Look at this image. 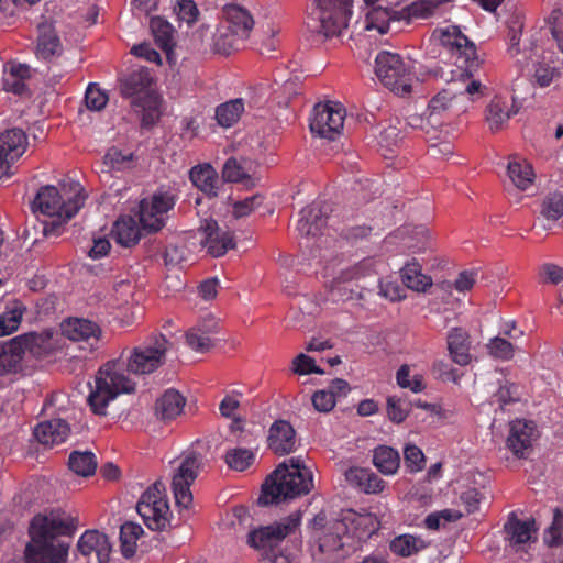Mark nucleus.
<instances>
[{
    "label": "nucleus",
    "instance_id": "1",
    "mask_svg": "<svg viewBox=\"0 0 563 563\" xmlns=\"http://www.w3.org/2000/svg\"><path fill=\"white\" fill-rule=\"evenodd\" d=\"M78 518L59 508L37 514L30 523L31 542L26 545L27 563H66L68 542H57L60 536L71 537L78 528Z\"/></svg>",
    "mask_w": 563,
    "mask_h": 563
},
{
    "label": "nucleus",
    "instance_id": "2",
    "mask_svg": "<svg viewBox=\"0 0 563 563\" xmlns=\"http://www.w3.org/2000/svg\"><path fill=\"white\" fill-rule=\"evenodd\" d=\"M313 488V475L300 456H294L278 465L262 488L260 505L278 504L307 495Z\"/></svg>",
    "mask_w": 563,
    "mask_h": 563
},
{
    "label": "nucleus",
    "instance_id": "3",
    "mask_svg": "<svg viewBox=\"0 0 563 563\" xmlns=\"http://www.w3.org/2000/svg\"><path fill=\"white\" fill-rule=\"evenodd\" d=\"M433 36H437L440 44L451 54L456 68L450 73L456 74L461 81L465 84V92L471 97L483 95L485 87L478 79L474 78L481 66L475 44L455 25L438 29Z\"/></svg>",
    "mask_w": 563,
    "mask_h": 563
},
{
    "label": "nucleus",
    "instance_id": "4",
    "mask_svg": "<svg viewBox=\"0 0 563 563\" xmlns=\"http://www.w3.org/2000/svg\"><path fill=\"white\" fill-rule=\"evenodd\" d=\"M135 383L124 373L120 362H108L97 373L95 388L91 389L88 402L93 413L104 416L110 401L120 394H130Z\"/></svg>",
    "mask_w": 563,
    "mask_h": 563
},
{
    "label": "nucleus",
    "instance_id": "5",
    "mask_svg": "<svg viewBox=\"0 0 563 563\" xmlns=\"http://www.w3.org/2000/svg\"><path fill=\"white\" fill-rule=\"evenodd\" d=\"M73 196L64 197L54 186H44L36 194L32 210L40 211L48 217L71 219L84 207L87 195L84 187L74 181L71 185Z\"/></svg>",
    "mask_w": 563,
    "mask_h": 563
},
{
    "label": "nucleus",
    "instance_id": "6",
    "mask_svg": "<svg viewBox=\"0 0 563 563\" xmlns=\"http://www.w3.org/2000/svg\"><path fill=\"white\" fill-rule=\"evenodd\" d=\"M308 27L324 37H333L341 34L347 27V21L352 14V0H314Z\"/></svg>",
    "mask_w": 563,
    "mask_h": 563
},
{
    "label": "nucleus",
    "instance_id": "7",
    "mask_svg": "<svg viewBox=\"0 0 563 563\" xmlns=\"http://www.w3.org/2000/svg\"><path fill=\"white\" fill-rule=\"evenodd\" d=\"M170 346L172 343L163 334L148 336L132 350L125 364L126 371L136 375L155 372L165 363L166 353Z\"/></svg>",
    "mask_w": 563,
    "mask_h": 563
},
{
    "label": "nucleus",
    "instance_id": "8",
    "mask_svg": "<svg viewBox=\"0 0 563 563\" xmlns=\"http://www.w3.org/2000/svg\"><path fill=\"white\" fill-rule=\"evenodd\" d=\"M227 21L225 31L220 33L216 46L225 55L238 51L249 38L254 26V20L249 11L236 4H229L224 8Z\"/></svg>",
    "mask_w": 563,
    "mask_h": 563
},
{
    "label": "nucleus",
    "instance_id": "9",
    "mask_svg": "<svg viewBox=\"0 0 563 563\" xmlns=\"http://www.w3.org/2000/svg\"><path fill=\"white\" fill-rule=\"evenodd\" d=\"M136 510L146 527L153 531H164L170 527L172 512L165 496V485L155 482L141 496Z\"/></svg>",
    "mask_w": 563,
    "mask_h": 563
},
{
    "label": "nucleus",
    "instance_id": "10",
    "mask_svg": "<svg viewBox=\"0 0 563 563\" xmlns=\"http://www.w3.org/2000/svg\"><path fill=\"white\" fill-rule=\"evenodd\" d=\"M300 523L301 512H292L279 521L250 531L247 544L254 549L264 550L268 555L280 545L286 537L295 533Z\"/></svg>",
    "mask_w": 563,
    "mask_h": 563
},
{
    "label": "nucleus",
    "instance_id": "11",
    "mask_svg": "<svg viewBox=\"0 0 563 563\" xmlns=\"http://www.w3.org/2000/svg\"><path fill=\"white\" fill-rule=\"evenodd\" d=\"M176 205V196L168 191H156L139 203V222L146 234L161 231L167 222L168 212Z\"/></svg>",
    "mask_w": 563,
    "mask_h": 563
},
{
    "label": "nucleus",
    "instance_id": "12",
    "mask_svg": "<svg viewBox=\"0 0 563 563\" xmlns=\"http://www.w3.org/2000/svg\"><path fill=\"white\" fill-rule=\"evenodd\" d=\"M346 111L340 102L317 103L309 118V128L313 135L334 141L344 126Z\"/></svg>",
    "mask_w": 563,
    "mask_h": 563
},
{
    "label": "nucleus",
    "instance_id": "13",
    "mask_svg": "<svg viewBox=\"0 0 563 563\" xmlns=\"http://www.w3.org/2000/svg\"><path fill=\"white\" fill-rule=\"evenodd\" d=\"M375 74L390 90L400 96L411 92V85L407 81V68L398 54L380 52L375 58Z\"/></svg>",
    "mask_w": 563,
    "mask_h": 563
},
{
    "label": "nucleus",
    "instance_id": "14",
    "mask_svg": "<svg viewBox=\"0 0 563 563\" xmlns=\"http://www.w3.org/2000/svg\"><path fill=\"white\" fill-rule=\"evenodd\" d=\"M345 523L333 519L323 525L322 533L318 538V549L313 553L320 563H335L346 556L344 549L346 538Z\"/></svg>",
    "mask_w": 563,
    "mask_h": 563
},
{
    "label": "nucleus",
    "instance_id": "15",
    "mask_svg": "<svg viewBox=\"0 0 563 563\" xmlns=\"http://www.w3.org/2000/svg\"><path fill=\"white\" fill-rule=\"evenodd\" d=\"M199 461L195 455L186 456L172 479L175 503L179 508L189 509L192 504L190 486L198 476Z\"/></svg>",
    "mask_w": 563,
    "mask_h": 563
},
{
    "label": "nucleus",
    "instance_id": "16",
    "mask_svg": "<svg viewBox=\"0 0 563 563\" xmlns=\"http://www.w3.org/2000/svg\"><path fill=\"white\" fill-rule=\"evenodd\" d=\"M375 274L372 260H363L353 267L343 271L338 278L333 280L331 294L333 297H339L342 300H351L355 297H362V290L366 287L364 285H356L353 288L350 284L358 282L367 276Z\"/></svg>",
    "mask_w": 563,
    "mask_h": 563
},
{
    "label": "nucleus",
    "instance_id": "17",
    "mask_svg": "<svg viewBox=\"0 0 563 563\" xmlns=\"http://www.w3.org/2000/svg\"><path fill=\"white\" fill-rule=\"evenodd\" d=\"M27 137L23 130L11 129L0 135V176H13V163L25 152Z\"/></svg>",
    "mask_w": 563,
    "mask_h": 563
},
{
    "label": "nucleus",
    "instance_id": "18",
    "mask_svg": "<svg viewBox=\"0 0 563 563\" xmlns=\"http://www.w3.org/2000/svg\"><path fill=\"white\" fill-rule=\"evenodd\" d=\"M201 245L207 249V252L213 257L224 255L228 250L235 246L233 233L230 231H221L218 223L213 219L205 220L200 227Z\"/></svg>",
    "mask_w": 563,
    "mask_h": 563
},
{
    "label": "nucleus",
    "instance_id": "19",
    "mask_svg": "<svg viewBox=\"0 0 563 563\" xmlns=\"http://www.w3.org/2000/svg\"><path fill=\"white\" fill-rule=\"evenodd\" d=\"M329 207L320 201H314L305 207L299 213L297 230L302 236L316 238L322 233L327 224Z\"/></svg>",
    "mask_w": 563,
    "mask_h": 563
},
{
    "label": "nucleus",
    "instance_id": "20",
    "mask_svg": "<svg viewBox=\"0 0 563 563\" xmlns=\"http://www.w3.org/2000/svg\"><path fill=\"white\" fill-rule=\"evenodd\" d=\"M60 329L67 339L85 342L91 349L95 347L101 335V329L96 322L82 318H69L62 322Z\"/></svg>",
    "mask_w": 563,
    "mask_h": 563
},
{
    "label": "nucleus",
    "instance_id": "21",
    "mask_svg": "<svg viewBox=\"0 0 563 563\" xmlns=\"http://www.w3.org/2000/svg\"><path fill=\"white\" fill-rule=\"evenodd\" d=\"M268 448L277 455H286L297 448L296 431L286 420H276L269 428Z\"/></svg>",
    "mask_w": 563,
    "mask_h": 563
},
{
    "label": "nucleus",
    "instance_id": "22",
    "mask_svg": "<svg viewBox=\"0 0 563 563\" xmlns=\"http://www.w3.org/2000/svg\"><path fill=\"white\" fill-rule=\"evenodd\" d=\"M534 429L532 421L517 419L510 423L507 448L517 457H525L531 450Z\"/></svg>",
    "mask_w": 563,
    "mask_h": 563
},
{
    "label": "nucleus",
    "instance_id": "23",
    "mask_svg": "<svg viewBox=\"0 0 563 563\" xmlns=\"http://www.w3.org/2000/svg\"><path fill=\"white\" fill-rule=\"evenodd\" d=\"M111 549L108 536L98 530L85 531L77 542V550L84 556L95 553L99 563H109Z\"/></svg>",
    "mask_w": 563,
    "mask_h": 563
},
{
    "label": "nucleus",
    "instance_id": "24",
    "mask_svg": "<svg viewBox=\"0 0 563 563\" xmlns=\"http://www.w3.org/2000/svg\"><path fill=\"white\" fill-rule=\"evenodd\" d=\"M70 434L67 421L60 418L43 421L34 429L35 439L46 446H55L64 443Z\"/></svg>",
    "mask_w": 563,
    "mask_h": 563
},
{
    "label": "nucleus",
    "instance_id": "25",
    "mask_svg": "<svg viewBox=\"0 0 563 563\" xmlns=\"http://www.w3.org/2000/svg\"><path fill=\"white\" fill-rule=\"evenodd\" d=\"M339 521L345 523L346 534H351L357 539L371 537L377 529V520L372 514H358L354 510H346L342 512Z\"/></svg>",
    "mask_w": 563,
    "mask_h": 563
},
{
    "label": "nucleus",
    "instance_id": "26",
    "mask_svg": "<svg viewBox=\"0 0 563 563\" xmlns=\"http://www.w3.org/2000/svg\"><path fill=\"white\" fill-rule=\"evenodd\" d=\"M112 238L124 247L136 245L145 233L140 222L132 216H121L111 230Z\"/></svg>",
    "mask_w": 563,
    "mask_h": 563
},
{
    "label": "nucleus",
    "instance_id": "27",
    "mask_svg": "<svg viewBox=\"0 0 563 563\" xmlns=\"http://www.w3.org/2000/svg\"><path fill=\"white\" fill-rule=\"evenodd\" d=\"M457 79L461 80L456 74H452V77L449 80V86L439 91L429 101L428 121L430 123H439L438 117H440L443 112L448 111L452 107L459 95L466 93L465 90L462 92L459 91V89L455 87Z\"/></svg>",
    "mask_w": 563,
    "mask_h": 563
},
{
    "label": "nucleus",
    "instance_id": "28",
    "mask_svg": "<svg viewBox=\"0 0 563 563\" xmlns=\"http://www.w3.org/2000/svg\"><path fill=\"white\" fill-rule=\"evenodd\" d=\"M151 84L152 77L150 71L141 68L131 71L120 79V91L123 97L133 100L145 93H154L150 90Z\"/></svg>",
    "mask_w": 563,
    "mask_h": 563
},
{
    "label": "nucleus",
    "instance_id": "29",
    "mask_svg": "<svg viewBox=\"0 0 563 563\" xmlns=\"http://www.w3.org/2000/svg\"><path fill=\"white\" fill-rule=\"evenodd\" d=\"M185 397L177 390L167 389L155 402V415L164 421L174 420L184 410Z\"/></svg>",
    "mask_w": 563,
    "mask_h": 563
},
{
    "label": "nucleus",
    "instance_id": "30",
    "mask_svg": "<svg viewBox=\"0 0 563 563\" xmlns=\"http://www.w3.org/2000/svg\"><path fill=\"white\" fill-rule=\"evenodd\" d=\"M470 335L466 330L462 328H453L448 334V349L452 360L465 366L471 362L470 354Z\"/></svg>",
    "mask_w": 563,
    "mask_h": 563
},
{
    "label": "nucleus",
    "instance_id": "31",
    "mask_svg": "<svg viewBox=\"0 0 563 563\" xmlns=\"http://www.w3.org/2000/svg\"><path fill=\"white\" fill-rule=\"evenodd\" d=\"M534 520H521L514 512L508 516L506 523L504 525V531L506 539L510 545L526 544L532 538V531L534 530Z\"/></svg>",
    "mask_w": 563,
    "mask_h": 563
},
{
    "label": "nucleus",
    "instance_id": "32",
    "mask_svg": "<svg viewBox=\"0 0 563 563\" xmlns=\"http://www.w3.org/2000/svg\"><path fill=\"white\" fill-rule=\"evenodd\" d=\"M102 164V173L128 172L139 164V157L132 152L112 146L104 154Z\"/></svg>",
    "mask_w": 563,
    "mask_h": 563
},
{
    "label": "nucleus",
    "instance_id": "33",
    "mask_svg": "<svg viewBox=\"0 0 563 563\" xmlns=\"http://www.w3.org/2000/svg\"><path fill=\"white\" fill-rule=\"evenodd\" d=\"M131 106L142 112L141 123L144 128L153 126L161 117V100L156 93H145L131 101Z\"/></svg>",
    "mask_w": 563,
    "mask_h": 563
},
{
    "label": "nucleus",
    "instance_id": "34",
    "mask_svg": "<svg viewBox=\"0 0 563 563\" xmlns=\"http://www.w3.org/2000/svg\"><path fill=\"white\" fill-rule=\"evenodd\" d=\"M22 360L21 347L13 338L0 342V376L16 373L21 368Z\"/></svg>",
    "mask_w": 563,
    "mask_h": 563
},
{
    "label": "nucleus",
    "instance_id": "35",
    "mask_svg": "<svg viewBox=\"0 0 563 563\" xmlns=\"http://www.w3.org/2000/svg\"><path fill=\"white\" fill-rule=\"evenodd\" d=\"M401 279L408 288L416 291H426L432 286L431 277L422 273V267L416 258L401 268Z\"/></svg>",
    "mask_w": 563,
    "mask_h": 563
},
{
    "label": "nucleus",
    "instance_id": "36",
    "mask_svg": "<svg viewBox=\"0 0 563 563\" xmlns=\"http://www.w3.org/2000/svg\"><path fill=\"white\" fill-rule=\"evenodd\" d=\"M517 111L511 110L508 101L499 96L492 99L486 109V120L492 131H498Z\"/></svg>",
    "mask_w": 563,
    "mask_h": 563
},
{
    "label": "nucleus",
    "instance_id": "37",
    "mask_svg": "<svg viewBox=\"0 0 563 563\" xmlns=\"http://www.w3.org/2000/svg\"><path fill=\"white\" fill-rule=\"evenodd\" d=\"M373 463L384 475H393L399 468L400 456L391 446L379 445L374 450Z\"/></svg>",
    "mask_w": 563,
    "mask_h": 563
},
{
    "label": "nucleus",
    "instance_id": "38",
    "mask_svg": "<svg viewBox=\"0 0 563 563\" xmlns=\"http://www.w3.org/2000/svg\"><path fill=\"white\" fill-rule=\"evenodd\" d=\"M243 112L244 100L236 98L219 104L214 117L220 126L228 129L238 123Z\"/></svg>",
    "mask_w": 563,
    "mask_h": 563
},
{
    "label": "nucleus",
    "instance_id": "39",
    "mask_svg": "<svg viewBox=\"0 0 563 563\" xmlns=\"http://www.w3.org/2000/svg\"><path fill=\"white\" fill-rule=\"evenodd\" d=\"M428 545L429 543L420 537L400 534L391 540L389 548L396 555L408 558L424 550Z\"/></svg>",
    "mask_w": 563,
    "mask_h": 563
},
{
    "label": "nucleus",
    "instance_id": "40",
    "mask_svg": "<svg viewBox=\"0 0 563 563\" xmlns=\"http://www.w3.org/2000/svg\"><path fill=\"white\" fill-rule=\"evenodd\" d=\"M372 10L367 13V30H377L380 34L389 31L391 21L396 20L397 12L382 7L380 4L371 5Z\"/></svg>",
    "mask_w": 563,
    "mask_h": 563
},
{
    "label": "nucleus",
    "instance_id": "41",
    "mask_svg": "<svg viewBox=\"0 0 563 563\" xmlns=\"http://www.w3.org/2000/svg\"><path fill=\"white\" fill-rule=\"evenodd\" d=\"M68 466L75 474L88 477L95 474L97 460L95 454L90 451H74L69 455Z\"/></svg>",
    "mask_w": 563,
    "mask_h": 563
},
{
    "label": "nucleus",
    "instance_id": "42",
    "mask_svg": "<svg viewBox=\"0 0 563 563\" xmlns=\"http://www.w3.org/2000/svg\"><path fill=\"white\" fill-rule=\"evenodd\" d=\"M143 528L135 522L126 521L120 528L121 552L124 558H131L135 554L136 542L143 534Z\"/></svg>",
    "mask_w": 563,
    "mask_h": 563
},
{
    "label": "nucleus",
    "instance_id": "43",
    "mask_svg": "<svg viewBox=\"0 0 563 563\" xmlns=\"http://www.w3.org/2000/svg\"><path fill=\"white\" fill-rule=\"evenodd\" d=\"M563 75V66H558L554 62H539L534 66L533 79L541 87H549L551 82L559 79Z\"/></svg>",
    "mask_w": 563,
    "mask_h": 563
},
{
    "label": "nucleus",
    "instance_id": "44",
    "mask_svg": "<svg viewBox=\"0 0 563 563\" xmlns=\"http://www.w3.org/2000/svg\"><path fill=\"white\" fill-rule=\"evenodd\" d=\"M150 27L157 45L164 51L170 49L174 32L172 24L159 16H155L151 19Z\"/></svg>",
    "mask_w": 563,
    "mask_h": 563
},
{
    "label": "nucleus",
    "instance_id": "45",
    "mask_svg": "<svg viewBox=\"0 0 563 563\" xmlns=\"http://www.w3.org/2000/svg\"><path fill=\"white\" fill-rule=\"evenodd\" d=\"M186 342L196 352H207L213 346L210 331L206 325L191 328L186 333Z\"/></svg>",
    "mask_w": 563,
    "mask_h": 563
},
{
    "label": "nucleus",
    "instance_id": "46",
    "mask_svg": "<svg viewBox=\"0 0 563 563\" xmlns=\"http://www.w3.org/2000/svg\"><path fill=\"white\" fill-rule=\"evenodd\" d=\"M244 178H190L194 186L208 198H214L219 195L228 183H236Z\"/></svg>",
    "mask_w": 563,
    "mask_h": 563
},
{
    "label": "nucleus",
    "instance_id": "47",
    "mask_svg": "<svg viewBox=\"0 0 563 563\" xmlns=\"http://www.w3.org/2000/svg\"><path fill=\"white\" fill-rule=\"evenodd\" d=\"M16 345L21 347V356L29 351L33 355H40L44 350L47 338L37 332H29L13 338Z\"/></svg>",
    "mask_w": 563,
    "mask_h": 563
},
{
    "label": "nucleus",
    "instance_id": "48",
    "mask_svg": "<svg viewBox=\"0 0 563 563\" xmlns=\"http://www.w3.org/2000/svg\"><path fill=\"white\" fill-rule=\"evenodd\" d=\"M412 404L402 397L389 396L387 398V417L395 423H401L409 416Z\"/></svg>",
    "mask_w": 563,
    "mask_h": 563
},
{
    "label": "nucleus",
    "instance_id": "49",
    "mask_svg": "<svg viewBox=\"0 0 563 563\" xmlns=\"http://www.w3.org/2000/svg\"><path fill=\"white\" fill-rule=\"evenodd\" d=\"M541 214L548 220H559L563 216V191L548 194L542 202Z\"/></svg>",
    "mask_w": 563,
    "mask_h": 563
},
{
    "label": "nucleus",
    "instance_id": "50",
    "mask_svg": "<svg viewBox=\"0 0 563 563\" xmlns=\"http://www.w3.org/2000/svg\"><path fill=\"white\" fill-rule=\"evenodd\" d=\"M503 188L509 196H517L520 192L534 196L538 192L534 178H504Z\"/></svg>",
    "mask_w": 563,
    "mask_h": 563
},
{
    "label": "nucleus",
    "instance_id": "51",
    "mask_svg": "<svg viewBox=\"0 0 563 563\" xmlns=\"http://www.w3.org/2000/svg\"><path fill=\"white\" fill-rule=\"evenodd\" d=\"M62 45L54 32L42 33L37 40L36 55L47 59L60 53Z\"/></svg>",
    "mask_w": 563,
    "mask_h": 563
},
{
    "label": "nucleus",
    "instance_id": "52",
    "mask_svg": "<svg viewBox=\"0 0 563 563\" xmlns=\"http://www.w3.org/2000/svg\"><path fill=\"white\" fill-rule=\"evenodd\" d=\"M24 308L15 306L0 314V336L9 335L18 330L21 324Z\"/></svg>",
    "mask_w": 563,
    "mask_h": 563
},
{
    "label": "nucleus",
    "instance_id": "53",
    "mask_svg": "<svg viewBox=\"0 0 563 563\" xmlns=\"http://www.w3.org/2000/svg\"><path fill=\"white\" fill-rule=\"evenodd\" d=\"M254 461V454L247 449H232L225 454V463L230 468L242 472Z\"/></svg>",
    "mask_w": 563,
    "mask_h": 563
},
{
    "label": "nucleus",
    "instance_id": "54",
    "mask_svg": "<svg viewBox=\"0 0 563 563\" xmlns=\"http://www.w3.org/2000/svg\"><path fill=\"white\" fill-rule=\"evenodd\" d=\"M109 101V97L104 90H102L98 84L91 82L88 85L85 93V102L89 110L100 111Z\"/></svg>",
    "mask_w": 563,
    "mask_h": 563
},
{
    "label": "nucleus",
    "instance_id": "55",
    "mask_svg": "<svg viewBox=\"0 0 563 563\" xmlns=\"http://www.w3.org/2000/svg\"><path fill=\"white\" fill-rule=\"evenodd\" d=\"M488 353L495 358L507 361L514 356V345L504 338L495 336L487 343Z\"/></svg>",
    "mask_w": 563,
    "mask_h": 563
},
{
    "label": "nucleus",
    "instance_id": "56",
    "mask_svg": "<svg viewBox=\"0 0 563 563\" xmlns=\"http://www.w3.org/2000/svg\"><path fill=\"white\" fill-rule=\"evenodd\" d=\"M404 459L407 468L412 472H419L424 467V454L422 450L415 444H407L404 449Z\"/></svg>",
    "mask_w": 563,
    "mask_h": 563
},
{
    "label": "nucleus",
    "instance_id": "57",
    "mask_svg": "<svg viewBox=\"0 0 563 563\" xmlns=\"http://www.w3.org/2000/svg\"><path fill=\"white\" fill-rule=\"evenodd\" d=\"M506 168L508 176H534L532 165L519 155H511Z\"/></svg>",
    "mask_w": 563,
    "mask_h": 563
},
{
    "label": "nucleus",
    "instance_id": "58",
    "mask_svg": "<svg viewBox=\"0 0 563 563\" xmlns=\"http://www.w3.org/2000/svg\"><path fill=\"white\" fill-rule=\"evenodd\" d=\"M292 365L294 372L299 375L323 374V371L316 365L314 360L302 353L295 357Z\"/></svg>",
    "mask_w": 563,
    "mask_h": 563
},
{
    "label": "nucleus",
    "instance_id": "59",
    "mask_svg": "<svg viewBox=\"0 0 563 563\" xmlns=\"http://www.w3.org/2000/svg\"><path fill=\"white\" fill-rule=\"evenodd\" d=\"M311 400L314 409L319 412H330L336 402L333 393L324 389L317 390Z\"/></svg>",
    "mask_w": 563,
    "mask_h": 563
},
{
    "label": "nucleus",
    "instance_id": "60",
    "mask_svg": "<svg viewBox=\"0 0 563 563\" xmlns=\"http://www.w3.org/2000/svg\"><path fill=\"white\" fill-rule=\"evenodd\" d=\"M514 389H516V386L512 384L500 386L493 396L494 402H497L501 409L509 404L516 402L518 396L515 394Z\"/></svg>",
    "mask_w": 563,
    "mask_h": 563
},
{
    "label": "nucleus",
    "instance_id": "61",
    "mask_svg": "<svg viewBox=\"0 0 563 563\" xmlns=\"http://www.w3.org/2000/svg\"><path fill=\"white\" fill-rule=\"evenodd\" d=\"M131 53L134 56L144 58L145 60L151 62V63H157V64L162 63L159 53L157 51H155L148 43H141V44L134 45L131 49Z\"/></svg>",
    "mask_w": 563,
    "mask_h": 563
},
{
    "label": "nucleus",
    "instance_id": "62",
    "mask_svg": "<svg viewBox=\"0 0 563 563\" xmlns=\"http://www.w3.org/2000/svg\"><path fill=\"white\" fill-rule=\"evenodd\" d=\"M246 163L245 159L239 162L236 158L230 157L223 165L221 176H251L245 167Z\"/></svg>",
    "mask_w": 563,
    "mask_h": 563
},
{
    "label": "nucleus",
    "instance_id": "63",
    "mask_svg": "<svg viewBox=\"0 0 563 563\" xmlns=\"http://www.w3.org/2000/svg\"><path fill=\"white\" fill-rule=\"evenodd\" d=\"M366 476H369V470L363 468V467H350L345 472V479L346 482L358 489L363 486V484L366 481Z\"/></svg>",
    "mask_w": 563,
    "mask_h": 563
},
{
    "label": "nucleus",
    "instance_id": "64",
    "mask_svg": "<svg viewBox=\"0 0 563 563\" xmlns=\"http://www.w3.org/2000/svg\"><path fill=\"white\" fill-rule=\"evenodd\" d=\"M481 499L482 494L475 488L467 489L461 495V501L468 514H473L478 510Z\"/></svg>",
    "mask_w": 563,
    "mask_h": 563
}]
</instances>
